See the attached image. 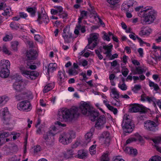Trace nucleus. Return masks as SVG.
<instances>
[{"label": "nucleus", "instance_id": "1", "mask_svg": "<svg viewBox=\"0 0 161 161\" xmlns=\"http://www.w3.org/2000/svg\"><path fill=\"white\" fill-rule=\"evenodd\" d=\"M57 119L61 122H70L77 119L80 115L81 112L86 116H88L92 121L96 120L99 115L98 111H58Z\"/></svg>", "mask_w": 161, "mask_h": 161}, {"label": "nucleus", "instance_id": "62", "mask_svg": "<svg viewBox=\"0 0 161 161\" xmlns=\"http://www.w3.org/2000/svg\"><path fill=\"white\" fill-rule=\"evenodd\" d=\"M55 124L56 125H57L60 127L62 128L66 126V124L62 123L60 122L59 121H56L55 122Z\"/></svg>", "mask_w": 161, "mask_h": 161}, {"label": "nucleus", "instance_id": "39", "mask_svg": "<svg viewBox=\"0 0 161 161\" xmlns=\"http://www.w3.org/2000/svg\"><path fill=\"white\" fill-rule=\"evenodd\" d=\"M112 35H113V33L110 32H108V34L104 32V33L103 39L104 40L109 41L110 40L109 37L111 36Z\"/></svg>", "mask_w": 161, "mask_h": 161}, {"label": "nucleus", "instance_id": "32", "mask_svg": "<svg viewBox=\"0 0 161 161\" xmlns=\"http://www.w3.org/2000/svg\"><path fill=\"white\" fill-rule=\"evenodd\" d=\"M144 72V69L141 67L138 66L136 67L135 69L133 71V74L134 75L142 74Z\"/></svg>", "mask_w": 161, "mask_h": 161}, {"label": "nucleus", "instance_id": "64", "mask_svg": "<svg viewBox=\"0 0 161 161\" xmlns=\"http://www.w3.org/2000/svg\"><path fill=\"white\" fill-rule=\"evenodd\" d=\"M19 15L20 18L24 19H26V18L28 17L27 14L24 12H19Z\"/></svg>", "mask_w": 161, "mask_h": 161}, {"label": "nucleus", "instance_id": "58", "mask_svg": "<svg viewBox=\"0 0 161 161\" xmlns=\"http://www.w3.org/2000/svg\"><path fill=\"white\" fill-rule=\"evenodd\" d=\"M112 104L115 106H119L120 104V101L116 99H114L111 102Z\"/></svg>", "mask_w": 161, "mask_h": 161}, {"label": "nucleus", "instance_id": "11", "mask_svg": "<svg viewBox=\"0 0 161 161\" xmlns=\"http://www.w3.org/2000/svg\"><path fill=\"white\" fill-rule=\"evenodd\" d=\"M51 135L48 131L43 134V142L49 147L53 146L54 144V140L51 139Z\"/></svg>", "mask_w": 161, "mask_h": 161}, {"label": "nucleus", "instance_id": "18", "mask_svg": "<svg viewBox=\"0 0 161 161\" xmlns=\"http://www.w3.org/2000/svg\"><path fill=\"white\" fill-rule=\"evenodd\" d=\"M106 119L104 115L100 116L98 119L95 124V126L98 128L102 127L105 124Z\"/></svg>", "mask_w": 161, "mask_h": 161}, {"label": "nucleus", "instance_id": "45", "mask_svg": "<svg viewBox=\"0 0 161 161\" xmlns=\"http://www.w3.org/2000/svg\"><path fill=\"white\" fill-rule=\"evenodd\" d=\"M19 45L18 42L15 41L12 42L11 43V48L14 51H16L17 49V46Z\"/></svg>", "mask_w": 161, "mask_h": 161}, {"label": "nucleus", "instance_id": "8", "mask_svg": "<svg viewBox=\"0 0 161 161\" xmlns=\"http://www.w3.org/2000/svg\"><path fill=\"white\" fill-rule=\"evenodd\" d=\"M113 47V45L110 44L109 45H103V48L106 51L103 52L104 54L106 55V57L109 58V60H112L115 58H117L118 55L117 53H115L112 55V49Z\"/></svg>", "mask_w": 161, "mask_h": 161}, {"label": "nucleus", "instance_id": "12", "mask_svg": "<svg viewBox=\"0 0 161 161\" xmlns=\"http://www.w3.org/2000/svg\"><path fill=\"white\" fill-rule=\"evenodd\" d=\"M17 106L18 109L20 110H28L30 111L32 108L31 104L28 101L21 102L18 104Z\"/></svg>", "mask_w": 161, "mask_h": 161}, {"label": "nucleus", "instance_id": "52", "mask_svg": "<svg viewBox=\"0 0 161 161\" xmlns=\"http://www.w3.org/2000/svg\"><path fill=\"white\" fill-rule=\"evenodd\" d=\"M141 88V86L140 85H136L132 90L134 92H136L137 91L140 90Z\"/></svg>", "mask_w": 161, "mask_h": 161}, {"label": "nucleus", "instance_id": "23", "mask_svg": "<svg viewBox=\"0 0 161 161\" xmlns=\"http://www.w3.org/2000/svg\"><path fill=\"white\" fill-rule=\"evenodd\" d=\"M151 30L147 27H143L139 32V35L141 36H148L151 33Z\"/></svg>", "mask_w": 161, "mask_h": 161}, {"label": "nucleus", "instance_id": "29", "mask_svg": "<svg viewBox=\"0 0 161 161\" xmlns=\"http://www.w3.org/2000/svg\"><path fill=\"white\" fill-rule=\"evenodd\" d=\"M8 97L6 96H3L0 97V108L2 107L5 104L8 100Z\"/></svg>", "mask_w": 161, "mask_h": 161}, {"label": "nucleus", "instance_id": "36", "mask_svg": "<svg viewBox=\"0 0 161 161\" xmlns=\"http://www.w3.org/2000/svg\"><path fill=\"white\" fill-rule=\"evenodd\" d=\"M68 73L69 75H75L78 74V72L75 68H71L69 69Z\"/></svg>", "mask_w": 161, "mask_h": 161}, {"label": "nucleus", "instance_id": "46", "mask_svg": "<svg viewBox=\"0 0 161 161\" xmlns=\"http://www.w3.org/2000/svg\"><path fill=\"white\" fill-rule=\"evenodd\" d=\"M1 50L3 51V52L5 54L9 55H11V53L10 51H9L7 47L5 46H3Z\"/></svg>", "mask_w": 161, "mask_h": 161}, {"label": "nucleus", "instance_id": "4", "mask_svg": "<svg viewBox=\"0 0 161 161\" xmlns=\"http://www.w3.org/2000/svg\"><path fill=\"white\" fill-rule=\"evenodd\" d=\"M75 137V132L73 130H70L68 132H63L61 134L59 141L62 144L67 145L71 143Z\"/></svg>", "mask_w": 161, "mask_h": 161}, {"label": "nucleus", "instance_id": "56", "mask_svg": "<svg viewBox=\"0 0 161 161\" xmlns=\"http://www.w3.org/2000/svg\"><path fill=\"white\" fill-rule=\"evenodd\" d=\"M95 53L97 56L98 58L100 60H102L103 58V55L101 54V53L102 52H100L99 50L97 49H96L95 50Z\"/></svg>", "mask_w": 161, "mask_h": 161}, {"label": "nucleus", "instance_id": "41", "mask_svg": "<svg viewBox=\"0 0 161 161\" xmlns=\"http://www.w3.org/2000/svg\"><path fill=\"white\" fill-rule=\"evenodd\" d=\"M27 97V94L26 92L25 93H21L20 94L15 96L16 98L18 100L25 99Z\"/></svg>", "mask_w": 161, "mask_h": 161}, {"label": "nucleus", "instance_id": "50", "mask_svg": "<svg viewBox=\"0 0 161 161\" xmlns=\"http://www.w3.org/2000/svg\"><path fill=\"white\" fill-rule=\"evenodd\" d=\"M103 103L109 110L112 111L114 108V107L108 104L109 102L107 100H103Z\"/></svg>", "mask_w": 161, "mask_h": 161}, {"label": "nucleus", "instance_id": "44", "mask_svg": "<svg viewBox=\"0 0 161 161\" xmlns=\"http://www.w3.org/2000/svg\"><path fill=\"white\" fill-rule=\"evenodd\" d=\"M146 101H147L149 103H151V102H153L154 106H156V104L155 103L156 100L155 98L153 97H150L148 96H147L146 97Z\"/></svg>", "mask_w": 161, "mask_h": 161}, {"label": "nucleus", "instance_id": "19", "mask_svg": "<svg viewBox=\"0 0 161 161\" xmlns=\"http://www.w3.org/2000/svg\"><path fill=\"white\" fill-rule=\"evenodd\" d=\"M57 79L60 85L65 82L67 80V77L64 71H58L57 75Z\"/></svg>", "mask_w": 161, "mask_h": 161}, {"label": "nucleus", "instance_id": "43", "mask_svg": "<svg viewBox=\"0 0 161 161\" xmlns=\"http://www.w3.org/2000/svg\"><path fill=\"white\" fill-rule=\"evenodd\" d=\"M109 153L106 152L102 156L101 158V161H109V158L108 157Z\"/></svg>", "mask_w": 161, "mask_h": 161}, {"label": "nucleus", "instance_id": "9", "mask_svg": "<svg viewBox=\"0 0 161 161\" xmlns=\"http://www.w3.org/2000/svg\"><path fill=\"white\" fill-rule=\"evenodd\" d=\"M21 74L29 79L35 80L39 75L38 73L36 71H32L25 70L20 69Z\"/></svg>", "mask_w": 161, "mask_h": 161}, {"label": "nucleus", "instance_id": "61", "mask_svg": "<svg viewBox=\"0 0 161 161\" xmlns=\"http://www.w3.org/2000/svg\"><path fill=\"white\" fill-rule=\"evenodd\" d=\"M20 158H18L16 155H14L10 158L8 160V161H20Z\"/></svg>", "mask_w": 161, "mask_h": 161}, {"label": "nucleus", "instance_id": "55", "mask_svg": "<svg viewBox=\"0 0 161 161\" xmlns=\"http://www.w3.org/2000/svg\"><path fill=\"white\" fill-rule=\"evenodd\" d=\"M10 149L14 152H17L18 150L17 146L14 144L11 145L10 147Z\"/></svg>", "mask_w": 161, "mask_h": 161}, {"label": "nucleus", "instance_id": "15", "mask_svg": "<svg viewBox=\"0 0 161 161\" xmlns=\"http://www.w3.org/2000/svg\"><path fill=\"white\" fill-rule=\"evenodd\" d=\"M79 108L81 111H92L93 108L89 103L84 101L80 102Z\"/></svg>", "mask_w": 161, "mask_h": 161}, {"label": "nucleus", "instance_id": "40", "mask_svg": "<svg viewBox=\"0 0 161 161\" xmlns=\"http://www.w3.org/2000/svg\"><path fill=\"white\" fill-rule=\"evenodd\" d=\"M90 8H88V10L89 11L91 14H93L94 15V18L95 19L96 18L97 15H98L96 11H95L93 7L90 4H89Z\"/></svg>", "mask_w": 161, "mask_h": 161}, {"label": "nucleus", "instance_id": "26", "mask_svg": "<svg viewBox=\"0 0 161 161\" xmlns=\"http://www.w3.org/2000/svg\"><path fill=\"white\" fill-rule=\"evenodd\" d=\"M57 68V64L55 63H50L48 67L47 72L49 73L50 72L52 73L54 70H56Z\"/></svg>", "mask_w": 161, "mask_h": 161}, {"label": "nucleus", "instance_id": "30", "mask_svg": "<svg viewBox=\"0 0 161 161\" xmlns=\"http://www.w3.org/2000/svg\"><path fill=\"white\" fill-rule=\"evenodd\" d=\"M10 135L8 132L2 131L0 132V146L2 145L1 142L2 141L5 140L4 138L8 137Z\"/></svg>", "mask_w": 161, "mask_h": 161}, {"label": "nucleus", "instance_id": "7", "mask_svg": "<svg viewBox=\"0 0 161 161\" xmlns=\"http://www.w3.org/2000/svg\"><path fill=\"white\" fill-rule=\"evenodd\" d=\"M136 4L133 0H129L124 2L121 6V10L124 12H132L133 11V7Z\"/></svg>", "mask_w": 161, "mask_h": 161}, {"label": "nucleus", "instance_id": "33", "mask_svg": "<svg viewBox=\"0 0 161 161\" xmlns=\"http://www.w3.org/2000/svg\"><path fill=\"white\" fill-rule=\"evenodd\" d=\"M53 83L48 84L45 86L44 88L43 92L44 93L47 92L52 90L54 87Z\"/></svg>", "mask_w": 161, "mask_h": 161}, {"label": "nucleus", "instance_id": "63", "mask_svg": "<svg viewBox=\"0 0 161 161\" xmlns=\"http://www.w3.org/2000/svg\"><path fill=\"white\" fill-rule=\"evenodd\" d=\"M35 39L39 42H42V38L39 35H36L34 36Z\"/></svg>", "mask_w": 161, "mask_h": 161}, {"label": "nucleus", "instance_id": "35", "mask_svg": "<svg viewBox=\"0 0 161 161\" xmlns=\"http://www.w3.org/2000/svg\"><path fill=\"white\" fill-rule=\"evenodd\" d=\"M53 136H54L58 132V130L55 126L51 127L50 130L48 131Z\"/></svg>", "mask_w": 161, "mask_h": 161}, {"label": "nucleus", "instance_id": "42", "mask_svg": "<svg viewBox=\"0 0 161 161\" xmlns=\"http://www.w3.org/2000/svg\"><path fill=\"white\" fill-rule=\"evenodd\" d=\"M20 26L19 24L14 22H11L10 24V27L13 30H18Z\"/></svg>", "mask_w": 161, "mask_h": 161}, {"label": "nucleus", "instance_id": "38", "mask_svg": "<svg viewBox=\"0 0 161 161\" xmlns=\"http://www.w3.org/2000/svg\"><path fill=\"white\" fill-rule=\"evenodd\" d=\"M107 2L111 5V7H113L116 5L120 0H106Z\"/></svg>", "mask_w": 161, "mask_h": 161}, {"label": "nucleus", "instance_id": "17", "mask_svg": "<svg viewBox=\"0 0 161 161\" xmlns=\"http://www.w3.org/2000/svg\"><path fill=\"white\" fill-rule=\"evenodd\" d=\"M36 51L34 49H30L26 53V56L27 59L33 60L35 59L37 57Z\"/></svg>", "mask_w": 161, "mask_h": 161}, {"label": "nucleus", "instance_id": "60", "mask_svg": "<svg viewBox=\"0 0 161 161\" xmlns=\"http://www.w3.org/2000/svg\"><path fill=\"white\" fill-rule=\"evenodd\" d=\"M4 12L2 13V15L4 16H10V12L9 11L8 8H6L4 10Z\"/></svg>", "mask_w": 161, "mask_h": 161}, {"label": "nucleus", "instance_id": "47", "mask_svg": "<svg viewBox=\"0 0 161 161\" xmlns=\"http://www.w3.org/2000/svg\"><path fill=\"white\" fill-rule=\"evenodd\" d=\"M78 110V107L76 106H73L71 108L70 110L66 108H62L60 109L59 111H77Z\"/></svg>", "mask_w": 161, "mask_h": 161}, {"label": "nucleus", "instance_id": "37", "mask_svg": "<svg viewBox=\"0 0 161 161\" xmlns=\"http://www.w3.org/2000/svg\"><path fill=\"white\" fill-rule=\"evenodd\" d=\"M132 113H136L137 112H139L140 115L138 116V117L140 120H144L146 118L145 113L146 111H130Z\"/></svg>", "mask_w": 161, "mask_h": 161}, {"label": "nucleus", "instance_id": "59", "mask_svg": "<svg viewBox=\"0 0 161 161\" xmlns=\"http://www.w3.org/2000/svg\"><path fill=\"white\" fill-rule=\"evenodd\" d=\"M110 136L109 133L108 131H104L102 134L101 137L103 138V139L109 138Z\"/></svg>", "mask_w": 161, "mask_h": 161}, {"label": "nucleus", "instance_id": "10", "mask_svg": "<svg viewBox=\"0 0 161 161\" xmlns=\"http://www.w3.org/2000/svg\"><path fill=\"white\" fill-rule=\"evenodd\" d=\"M159 124L153 121L147 120L144 122V126L145 128L150 131L155 132L158 130V127Z\"/></svg>", "mask_w": 161, "mask_h": 161}, {"label": "nucleus", "instance_id": "6", "mask_svg": "<svg viewBox=\"0 0 161 161\" xmlns=\"http://www.w3.org/2000/svg\"><path fill=\"white\" fill-rule=\"evenodd\" d=\"M99 35L97 33H92L90 35V37L88 38V44L89 46H91L90 49L93 50L94 48L98 44L99 40L98 38Z\"/></svg>", "mask_w": 161, "mask_h": 161}, {"label": "nucleus", "instance_id": "57", "mask_svg": "<svg viewBox=\"0 0 161 161\" xmlns=\"http://www.w3.org/2000/svg\"><path fill=\"white\" fill-rule=\"evenodd\" d=\"M13 38V36L12 35H6L3 38V40L5 42H7L11 40Z\"/></svg>", "mask_w": 161, "mask_h": 161}, {"label": "nucleus", "instance_id": "51", "mask_svg": "<svg viewBox=\"0 0 161 161\" xmlns=\"http://www.w3.org/2000/svg\"><path fill=\"white\" fill-rule=\"evenodd\" d=\"M118 87L123 91H125L127 89V86L125 83H123L122 84L119 83L118 84Z\"/></svg>", "mask_w": 161, "mask_h": 161}, {"label": "nucleus", "instance_id": "24", "mask_svg": "<svg viewBox=\"0 0 161 161\" xmlns=\"http://www.w3.org/2000/svg\"><path fill=\"white\" fill-rule=\"evenodd\" d=\"M110 95L113 99H118L119 97V93L115 88H113L111 89Z\"/></svg>", "mask_w": 161, "mask_h": 161}, {"label": "nucleus", "instance_id": "13", "mask_svg": "<svg viewBox=\"0 0 161 161\" xmlns=\"http://www.w3.org/2000/svg\"><path fill=\"white\" fill-rule=\"evenodd\" d=\"M0 117L3 123L5 125L9 124V121L10 118V114L9 111H0Z\"/></svg>", "mask_w": 161, "mask_h": 161}, {"label": "nucleus", "instance_id": "2", "mask_svg": "<svg viewBox=\"0 0 161 161\" xmlns=\"http://www.w3.org/2000/svg\"><path fill=\"white\" fill-rule=\"evenodd\" d=\"M138 15L143 19H141V23L143 24H150L153 22L156 18V12L153 7L148 6L145 7L143 10L138 13Z\"/></svg>", "mask_w": 161, "mask_h": 161}, {"label": "nucleus", "instance_id": "21", "mask_svg": "<svg viewBox=\"0 0 161 161\" xmlns=\"http://www.w3.org/2000/svg\"><path fill=\"white\" fill-rule=\"evenodd\" d=\"M94 131L93 129H92L90 131L87 132L85 135V143L87 144L90 142L92 138L93 132Z\"/></svg>", "mask_w": 161, "mask_h": 161}, {"label": "nucleus", "instance_id": "22", "mask_svg": "<svg viewBox=\"0 0 161 161\" xmlns=\"http://www.w3.org/2000/svg\"><path fill=\"white\" fill-rule=\"evenodd\" d=\"M62 36L65 42L69 43L70 42V39L72 37V34L66 31V30L64 29L63 31Z\"/></svg>", "mask_w": 161, "mask_h": 161}, {"label": "nucleus", "instance_id": "5", "mask_svg": "<svg viewBox=\"0 0 161 161\" xmlns=\"http://www.w3.org/2000/svg\"><path fill=\"white\" fill-rule=\"evenodd\" d=\"M12 78L15 81L13 84V87L16 90L21 92L25 90V83L22 81L20 75L17 74L14 75Z\"/></svg>", "mask_w": 161, "mask_h": 161}, {"label": "nucleus", "instance_id": "25", "mask_svg": "<svg viewBox=\"0 0 161 161\" xmlns=\"http://www.w3.org/2000/svg\"><path fill=\"white\" fill-rule=\"evenodd\" d=\"M10 70L8 69H0V76L2 78H7L9 75Z\"/></svg>", "mask_w": 161, "mask_h": 161}, {"label": "nucleus", "instance_id": "3", "mask_svg": "<svg viewBox=\"0 0 161 161\" xmlns=\"http://www.w3.org/2000/svg\"><path fill=\"white\" fill-rule=\"evenodd\" d=\"M130 115L127 114H124L122 125L123 130L125 133H130L133 130L134 124L131 119Z\"/></svg>", "mask_w": 161, "mask_h": 161}, {"label": "nucleus", "instance_id": "31", "mask_svg": "<svg viewBox=\"0 0 161 161\" xmlns=\"http://www.w3.org/2000/svg\"><path fill=\"white\" fill-rule=\"evenodd\" d=\"M36 8L35 7H28L26 8V11L30 13L32 17H34L36 14Z\"/></svg>", "mask_w": 161, "mask_h": 161}, {"label": "nucleus", "instance_id": "34", "mask_svg": "<svg viewBox=\"0 0 161 161\" xmlns=\"http://www.w3.org/2000/svg\"><path fill=\"white\" fill-rule=\"evenodd\" d=\"M149 85L150 87H152L154 90L156 91H157L159 90V87L158 85L153 81L149 80Z\"/></svg>", "mask_w": 161, "mask_h": 161}, {"label": "nucleus", "instance_id": "14", "mask_svg": "<svg viewBox=\"0 0 161 161\" xmlns=\"http://www.w3.org/2000/svg\"><path fill=\"white\" fill-rule=\"evenodd\" d=\"M129 111H146V108L142 104L138 103L130 104L129 106Z\"/></svg>", "mask_w": 161, "mask_h": 161}, {"label": "nucleus", "instance_id": "27", "mask_svg": "<svg viewBox=\"0 0 161 161\" xmlns=\"http://www.w3.org/2000/svg\"><path fill=\"white\" fill-rule=\"evenodd\" d=\"M87 12L85 10H83L80 12V17L78 18V23H80L81 20L83 19H86L87 18Z\"/></svg>", "mask_w": 161, "mask_h": 161}, {"label": "nucleus", "instance_id": "48", "mask_svg": "<svg viewBox=\"0 0 161 161\" xmlns=\"http://www.w3.org/2000/svg\"><path fill=\"white\" fill-rule=\"evenodd\" d=\"M122 68V69L121 70L122 74L124 76L126 77L128 74L129 72V70L125 67H123Z\"/></svg>", "mask_w": 161, "mask_h": 161}, {"label": "nucleus", "instance_id": "54", "mask_svg": "<svg viewBox=\"0 0 161 161\" xmlns=\"http://www.w3.org/2000/svg\"><path fill=\"white\" fill-rule=\"evenodd\" d=\"M69 152H71L72 153L73 152V151L72 150H68L66 153H64V157L65 159H68L71 157V154H70V155H69Z\"/></svg>", "mask_w": 161, "mask_h": 161}, {"label": "nucleus", "instance_id": "49", "mask_svg": "<svg viewBox=\"0 0 161 161\" xmlns=\"http://www.w3.org/2000/svg\"><path fill=\"white\" fill-rule=\"evenodd\" d=\"M149 161H161V158L158 155L152 157Z\"/></svg>", "mask_w": 161, "mask_h": 161}, {"label": "nucleus", "instance_id": "20", "mask_svg": "<svg viewBox=\"0 0 161 161\" xmlns=\"http://www.w3.org/2000/svg\"><path fill=\"white\" fill-rule=\"evenodd\" d=\"M10 66V63L8 60L2 59L0 61V69H8Z\"/></svg>", "mask_w": 161, "mask_h": 161}, {"label": "nucleus", "instance_id": "53", "mask_svg": "<svg viewBox=\"0 0 161 161\" xmlns=\"http://www.w3.org/2000/svg\"><path fill=\"white\" fill-rule=\"evenodd\" d=\"M126 149L128 150H129L130 153L131 154L136 155L137 153V150L135 149H132L130 147H127Z\"/></svg>", "mask_w": 161, "mask_h": 161}, {"label": "nucleus", "instance_id": "28", "mask_svg": "<svg viewBox=\"0 0 161 161\" xmlns=\"http://www.w3.org/2000/svg\"><path fill=\"white\" fill-rule=\"evenodd\" d=\"M87 154L84 150H80L78 151V154L77 155V157L80 159H84L87 157Z\"/></svg>", "mask_w": 161, "mask_h": 161}, {"label": "nucleus", "instance_id": "16", "mask_svg": "<svg viewBox=\"0 0 161 161\" xmlns=\"http://www.w3.org/2000/svg\"><path fill=\"white\" fill-rule=\"evenodd\" d=\"M37 21L39 22L40 24H41L43 22L45 24H47L49 22V20L46 14H39Z\"/></svg>", "mask_w": 161, "mask_h": 161}]
</instances>
